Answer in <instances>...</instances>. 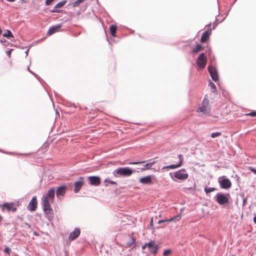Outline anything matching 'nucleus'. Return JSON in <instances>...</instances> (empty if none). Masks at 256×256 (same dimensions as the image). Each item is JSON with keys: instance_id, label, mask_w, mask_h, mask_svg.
Returning <instances> with one entry per match:
<instances>
[{"instance_id": "a878e982", "label": "nucleus", "mask_w": 256, "mask_h": 256, "mask_svg": "<svg viewBox=\"0 0 256 256\" xmlns=\"http://www.w3.org/2000/svg\"><path fill=\"white\" fill-rule=\"evenodd\" d=\"M66 2V0H64L58 2L54 6L55 8H62Z\"/></svg>"}, {"instance_id": "a19ab883", "label": "nucleus", "mask_w": 256, "mask_h": 256, "mask_svg": "<svg viewBox=\"0 0 256 256\" xmlns=\"http://www.w3.org/2000/svg\"><path fill=\"white\" fill-rule=\"evenodd\" d=\"M11 52H12V50H10L7 51L6 52V54L7 56H8L9 57L10 56Z\"/></svg>"}, {"instance_id": "f8f14e48", "label": "nucleus", "mask_w": 256, "mask_h": 256, "mask_svg": "<svg viewBox=\"0 0 256 256\" xmlns=\"http://www.w3.org/2000/svg\"><path fill=\"white\" fill-rule=\"evenodd\" d=\"M84 183V178L83 177H80L78 180L74 182V192L78 193L82 188Z\"/></svg>"}, {"instance_id": "58836bf2", "label": "nucleus", "mask_w": 256, "mask_h": 256, "mask_svg": "<svg viewBox=\"0 0 256 256\" xmlns=\"http://www.w3.org/2000/svg\"><path fill=\"white\" fill-rule=\"evenodd\" d=\"M150 253L154 254H157V252H158V250H156L155 248H153L152 249H151L150 250Z\"/></svg>"}, {"instance_id": "2eb2a0df", "label": "nucleus", "mask_w": 256, "mask_h": 256, "mask_svg": "<svg viewBox=\"0 0 256 256\" xmlns=\"http://www.w3.org/2000/svg\"><path fill=\"white\" fill-rule=\"evenodd\" d=\"M80 230L78 228H76L74 230L70 232L69 235L68 239L70 240H74L80 234Z\"/></svg>"}, {"instance_id": "aec40b11", "label": "nucleus", "mask_w": 256, "mask_h": 256, "mask_svg": "<svg viewBox=\"0 0 256 256\" xmlns=\"http://www.w3.org/2000/svg\"><path fill=\"white\" fill-rule=\"evenodd\" d=\"M204 48L200 44H198L196 46V47L193 48L192 50V54H196L202 50Z\"/></svg>"}, {"instance_id": "b1692460", "label": "nucleus", "mask_w": 256, "mask_h": 256, "mask_svg": "<svg viewBox=\"0 0 256 256\" xmlns=\"http://www.w3.org/2000/svg\"><path fill=\"white\" fill-rule=\"evenodd\" d=\"M209 86L211 88V92H216V87L214 83H213L211 80L209 82Z\"/></svg>"}, {"instance_id": "423d86ee", "label": "nucleus", "mask_w": 256, "mask_h": 256, "mask_svg": "<svg viewBox=\"0 0 256 256\" xmlns=\"http://www.w3.org/2000/svg\"><path fill=\"white\" fill-rule=\"evenodd\" d=\"M219 184L221 188L228 189L232 186V182L230 180L226 178L224 176L220 177L218 179Z\"/></svg>"}, {"instance_id": "6e6552de", "label": "nucleus", "mask_w": 256, "mask_h": 256, "mask_svg": "<svg viewBox=\"0 0 256 256\" xmlns=\"http://www.w3.org/2000/svg\"><path fill=\"white\" fill-rule=\"evenodd\" d=\"M174 176L178 180H184L188 178V174L185 169L182 168L176 172L174 174Z\"/></svg>"}, {"instance_id": "7c9ffc66", "label": "nucleus", "mask_w": 256, "mask_h": 256, "mask_svg": "<svg viewBox=\"0 0 256 256\" xmlns=\"http://www.w3.org/2000/svg\"><path fill=\"white\" fill-rule=\"evenodd\" d=\"M104 182L105 183H108V184H116V185L117 184L116 182H115L114 181H112V180H111L109 178L106 179L105 180H104Z\"/></svg>"}, {"instance_id": "473e14b6", "label": "nucleus", "mask_w": 256, "mask_h": 256, "mask_svg": "<svg viewBox=\"0 0 256 256\" xmlns=\"http://www.w3.org/2000/svg\"><path fill=\"white\" fill-rule=\"evenodd\" d=\"M246 116H250L252 117H254V116H256V111H253V112H252L250 113H248V114H246Z\"/></svg>"}, {"instance_id": "a18cd8bd", "label": "nucleus", "mask_w": 256, "mask_h": 256, "mask_svg": "<svg viewBox=\"0 0 256 256\" xmlns=\"http://www.w3.org/2000/svg\"><path fill=\"white\" fill-rule=\"evenodd\" d=\"M34 234L36 236H39V234L37 232H34Z\"/></svg>"}, {"instance_id": "e433bc0d", "label": "nucleus", "mask_w": 256, "mask_h": 256, "mask_svg": "<svg viewBox=\"0 0 256 256\" xmlns=\"http://www.w3.org/2000/svg\"><path fill=\"white\" fill-rule=\"evenodd\" d=\"M145 161H142V162H131L130 163V164H143L144 163Z\"/></svg>"}, {"instance_id": "6ab92c4d", "label": "nucleus", "mask_w": 256, "mask_h": 256, "mask_svg": "<svg viewBox=\"0 0 256 256\" xmlns=\"http://www.w3.org/2000/svg\"><path fill=\"white\" fill-rule=\"evenodd\" d=\"M139 182L145 184H152V178L150 176H148L140 179Z\"/></svg>"}, {"instance_id": "4c0bfd02", "label": "nucleus", "mask_w": 256, "mask_h": 256, "mask_svg": "<svg viewBox=\"0 0 256 256\" xmlns=\"http://www.w3.org/2000/svg\"><path fill=\"white\" fill-rule=\"evenodd\" d=\"M248 170H250L252 172H254V174H256V169H255L253 167L250 166L248 168Z\"/></svg>"}, {"instance_id": "f257e3e1", "label": "nucleus", "mask_w": 256, "mask_h": 256, "mask_svg": "<svg viewBox=\"0 0 256 256\" xmlns=\"http://www.w3.org/2000/svg\"><path fill=\"white\" fill-rule=\"evenodd\" d=\"M211 106L210 104L209 100L207 96H205L201 106L198 108L196 112H202L204 114L209 116L210 115Z\"/></svg>"}, {"instance_id": "4be33fe9", "label": "nucleus", "mask_w": 256, "mask_h": 256, "mask_svg": "<svg viewBox=\"0 0 256 256\" xmlns=\"http://www.w3.org/2000/svg\"><path fill=\"white\" fill-rule=\"evenodd\" d=\"M110 32L112 36H115L117 30V26L114 25H111L110 28Z\"/></svg>"}, {"instance_id": "0eeeda50", "label": "nucleus", "mask_w": 256, "mask_h": 256, "mask_svg": "<svg viewBox=\"0 0 256 256\" xmlns=\"http://www.w3.org/2000/svg\"><path fill=\"white\" fill-rule=\"evenodd\" d=\"M1 206L2 210H6L8 212H15L17 210L18 204L14 202H6L2 204Z\"/></svg>"}, {"instance_id": "c85d7f7f", "label": "nucleus", "mask_w": 256, "mask_h": 256, "mask_svg": "<svg viewBox=\"0 0 256 256\" xmlns=\"http://www.w3.org/2000/svg\"><path fill=\"white\" fill-rule=\"evenodd\" d=\"M3 36L4 37H7V38H9V37H13L14 36L12 35V34L10 30H7V32L6 33V34H3Z\"/></svg>"}, {"instance_id": "dca6fc26", "label": "nucleus", "mask_w": 256, "mask_h": 256, "mask_svg": "<svg viewBox=\"0 0 256 256\" xmlns=\"http://www.w3.org/2000/svg\"><path fill=\"white\" fill-rule=\"evenodd\" d=\"M90 184L98 186L100 184V179L96 176H90L88 178Z\"/></svg>"}, {"instance_id": "f704fd0d", "label": "nucleus", "mask_w": 256, "mask_h": 256, "mask_svg": "<svg viewBox=\"0 0 256 256\" xmlns=\"http://www.w3.org/2000/svg\"><path fill=\"white\" fill-rule=\"evenodd\" d=\"M178 158L180 159V162L178 164H180V166L182 165V163H183V156L182 154H180L178 156Z\"/></svg>"}, {"instance_id": "c9c22d12", "label": "nucleus", "mask_w": 256, "mask_h": 256, "mask_svg": "<svg viewBox=\"0 0 256 256\" xmlns=\"http://www.w3.org/2000/svg\"><path fill=\"white\" fill-rule=\"evenodd\" d=\"M54 0H46L45 4L46 6H50Z\"/></svg>"}, {"instance_id": "cd10ccee", "label": "nucleus", "mask_w": 256, "mask_h": 256, "mask_svg": "<svg viewBox=\"0 0 256 256\" xmlns=\"http://www.w3.org/2000/svg\"><path fill=\"white\" fill-rule=\"evenodd\" d=\"M85 0H76L73 3V6H78L80 4L83 2Z\"/></svg>"}, {"instance_id": "49530a36", "label": "nucleus", "mask_w": 256, "mask_h": 256, "mask_svg": "<svg viewBox=\"0 0 256 256\" xmlns=\"http://www.w3.org/2000/svg\"><path fill=\"white\" fill-rule=\"evenodd\" d=\"M6 1L8 2H14L16 1V0H6Z\"/></svg>"}, {"instance_id": "ea45409f", "label": "nucleus", "mask_w": 256, "mask_h": 256, "mask_svg": "<svg viewBox=\"0 0 256 256\" xmlns=\"http://www.w3.org/2000/svg\"><path fill=\"white\" fill-rule=\"evenodd\" d=\"M60 10H57L56 8H54L52 10H50V12H53V13H54V12H57V13H58V12H60Z\"/></svg>"}, {"instance_id": "c03bdc74", "label": "nucleus", "mask_w": 256, "mask_h": 256, "mask_svg": "<svg viewBox=\"0 0 256 256\" xmlns=\"http://www.w3.org/2000/svg\"><path fill=\"white\" fill-rule=\"evenodd\" d=\"M3 220V217L0 214V224Z\"/></svg>"}, {"instance_id": "f03ea898", "label": "nucleus", "mask_w": 256, "mask_h": 256, "mask_svg": "<svg viewBox=\"0 0 256 256\" xmlns=\"http://www.w3.org/2000/svg\"><path fill=\"white\" fill-rule=\"evenodd\" d=\"M44 212L46 217L50 219L53 216V210L50 206V200L47 199L46 198H42Z\"/></svg>"}, {"instance_id": "20e7f679", "label": "nucleus", "mask_w": 256, "mask_h": 256, "mask_svg": "<svg viewBox=\"0 0 256 256\" xmlns=\"http://www.w3.org/2000/svg\"><path fill=\"white\" fill-rule=\"evenodd\" d=\"M230 194L228 193H218L214 196L216 202L220 205L226 204L229 203Z\"/></svg>"}, {"instance_id": "37998d69", "label": "nucleus", "mask_w": 256, "mask_h": 256, "mask_svg": "<svg viewBox=\"0 0 256 256\" xmlns=\"http://www.w3.org/2000/svg\"><path fill=\"white\" fill-rule=\"evenodd\" d=\"M4 252L7 253H9L10 252V249L8 248H6L4 249Z\"/></svg>"}, {"instance_id": "72a5a7b5", "label": "nucleus", "mask_w": 256, "mask_h": 256, "mask_svg": "<svg viewBox=\"0 0 256 256\" xmlns=\"http://www.w3.org/2000/svg\"><path fill=\"white\" fill-rule=\"evenodd\" d=\"M134 242H135V240L134 239V238H130V241L128 242L127 245L128 246H130L132 245Z\"/></svg>"}, {"instance_id": "c756f323", "label": "nucleus", "mask_w": 256, "mask_h": 256, "mask_svg": "<svg viewBox=\"0 0 256 256\" xmlns=\"http://www.w3.org/2000/svg\"><path fill=\"white\" fill-rule=\"evenodd\" d=\"M220 135H221V132H212L211 134V137L212 138H215L216 137L219 136Z\"/></svg>"}, {"instance_id": "79ce46f5", "label": "nucleus", "mask_w": 256, "mask_h": 256, "mask_svg": "<svg viewBox=\"0 0 256 256\" xmlns=\"http://www.w3.org/2000/svg\"><path fill=\"white\" fill-rule=\"evenodd\" d=\"M154 248H155L156 250H158L160 248V246H158V245H155L154 244V246L153 247Z\"/></svg>"}, {"instance_id": "5701e85b", "label": "nucleus", "mask_w": 256, "mask_h": 256, "mask_svg": "<svg viewBox=\"0 0 256 256\" xmlns=\"http://www.w3.org/2000/svg\"><path fill=\"white\" fill-rule=\"evenodd\" d=\"M180 166V164H171L168 166H165L162 168V169H175Z\"/></svg>"}, {"instance_id": "1a4fd4ad", "label": "nucleus", "mask_w": 256, "mask_h": 256, "mask_svg": "<svg viewBox=\"0 0 256 256\" xmlns=\"http://www.w3.org/2000/svg\"><path fill=\"white\" fill-rule=\"evenodd\" d=\"M208 69L212 80L214 82L218 81V76L216 68L210 66H208Z\"/></svg>"}, {"instance_id": "39448f33", "label": "nucleus", "mask_w": 256, "mask_h": 256, "mask_svg": "<svg viewBox=\"0 0 256 256\" xmlns=\"http://www.w3.org/2000/svg\"><path fill=\"white\" fill-rule=\"evenodd\" d=\"M207 63V58L204 53H201L196 60V64L200 70L204 69Z\"/></svg>"}, {"instance_id": "a211bd4d", "label": "nucleus", "mask_w": 256, "mask_h": 256, "mask_svg": "<svg viewBox=\"0 0 256 256\" xmlns=\"http://www.w3.org/2000/svg\"><path fill=\"white\" fill-rule=\"evenodd\" d=\"M181 217H182V216H181L180 214H178L176 216H174V218H172L170 219H166V220H159L158 221V224H160V223L164 222H172L178 221V220H180Z\"/></svg>"}, {"instance_id": "7ed1b4c3", "label": "nucleus", "mask_w": 256, "mask_h": 256, "mask_svg": "<svg viewBox=\"0 0 256 256\" xmlns=\"http://www.w3.org/2000/svg\"><path fill=\"white\" fill-rule=\"evenodd\" d=\"M128 167L118 168L113 172V174L115 177L119 176H129L132 174L134 172Z\"/></svg>"}, {"instance_id": "ddd939ff", "label": "nucleus", "mask_w": 256, "mask_h": 256, "mask_svg": "<svg viewBox=\"0 0 256 256\" xmlns=\"http://www.w3.org/2000/svg\"><path fill=\"white\" fill-rule=\"evenodd\" d=\"M55 189L54 188H52L48 190L46 194L44 195L43 198H46L47 199L50 200V202L53 203L54 198Z\"/></svg>"}, {"instance_id": "4468645a", "label": "nucleus", "mask_w": 256, "mask_h": 256, "mask_svg": "<svg viewBox=\"0 0 256 256\" xmlns=\"http://www.w3.org/2000/svg\"><path fill=\"white\" fill-rule=\"evenodd\" d=\"M37 204L36 196H33L28 204V209L30 211H34L37 207Z\"/></svg>"}, {"instance_id": "8fccbe9b", "label": "nucleus", "mask_w": 256, "mask_h": 256, "mask_svg": "<svg viewBox=\"0 0 256 256\" xmlns=\"http://www.w3.org/2000/svg\"><path fill=\"white\" fill-rule=\"evenodd\" d=\"M26 224L28 226V228L30 227V226L29 224Z\"/></svg>"}, {"instance_id": "603ef678", "label": "nucleus", "mask_w": 256, "mask_h": 256, "mask_svg": "<svg viewBox=\"0 0 256 256\" xmlns=\"http://www.w3.org/2000/svg\"><path fill=\"white\" fill-rule=\"evenodd\" d=\"M105 186H107L108 185V184H105Z\"/></svg>"}, {"instance_id": "9d476101", "label": "nucleus", "mask_w": 256, "mask_h": 256, "mask_svg": "<svg viewBox=\"0 0 256 256\" xmlns=\"http://www.w3.org/2000/svg\"><path fill=\"white\" fill-rule=\"evenodd\" d=\"M66 186H58L56 190V196L58 199H62L66 192Z\"/></svg>"}, {"instance_id": "393cba45", "label": "nucleus", "mask_w": 256, "mask_h": 256, "mask_svg": "<svg viewBox=\"0 0 256 256\" xmlns=\"http://www.w3.org/2000/svg\"><path fill=\"white\" fill-rule=\"evenodd\" d=\"M154 164V162L147 163L144 166L143 168H142V170L150 169L152 166Z\"/></svg>"}, {"instance_id": "f3484780", "label": "nucleus", "mask_w": 256, "mask_h": 256, "mask_svg": "<svg viewBox=\"0 0 256 256\" xmlns=\"http://www.w3.org/2000/svg\"><path fill=\"white\" fill-rule=\"evenodd\" d=\"M61 27H62V25L60 24L51 26L49 28L48 32H47V34L48 36H50V35L54 34V33L58 32V30Z\"/></svg>"}, {"instance_id": "9b49d317", "label": "nucleus", "mask_w": 256, "mask_h": 256, "mask_svg": "<svg viewBox=\"0 0 256 256\" xmlns=\"http://www.w3.org/2000/svg\"><path fill=\"white\" fill-rule=\"evenodd\" d=\"M212 24H210L208 26L210 27L211 26ZM212 34V29L209 28L206 32H204L201 37L200 38V42L202 43H204L206 42V40H208L210 36V35Z\"/></svg>"}, {"instance_id": "de8ad7c7", "label": "nucleus", "mask_w": 256, "mask_h": 256, "mask_svg": "<svg viewBox=\"0 0 256 256\" xmlns=\"http://www.w3.org/2000/svg\"><path fill=\"white\" fill-rule=\"evenodd\" d=\"M254 221L255 224H256V216L254 218Z\"/></svg>"}, {"instance_id": "2f4dec72", "label": "nucleus", "mask_w": 256, "mask_h": 256, "mask_svg": "<svg viewBox=\"0 0 256 256\" xmlns=\"http://www.w3.org/2000/svg\"><path fill=\"white\" fill-rule=\"evenodd\" d=\"M172 252V250L170 249L166 250L164 252L163 255L164 256H168V254H170Z\"/></svg>"}, {"instance_id": "09e8293b", "label": "nucleus", "mask_w": 256, "mask_h": 256, "mask_svg": "<svg viewBox=\"0 0 256 256\" xmlns=\"http://www.w3.org/2000/svg\"><path fill=\"white\" fill-rule=\"evenodd\" d=\"M152 223H153V219H152V218L151 220H150V225L151 226H152Z\"/></svg>"}, {"instance_id": "3c124183", "label": "nucleus", "mask_w": 256, "mask_h": 256, "mask_svg": "<svg viewBox=\"0 0 256 256\" xmlns=\"http://www.w3.org/2000/svg\"><path fill=\"white\" fill-rule=\"evenodd\" d=\"M215 28V26H214H214H213V28Z\"/></svg>"}, {"instance_id": "412c9836", "label": "nucleus", "mask_w": 256, "mask_h": 256, "mask_svg": "<svg viewBox=\"0 0 256 256\" xmlns=\"http://www.w3.org/2000/svg\"><path fill=\"white\" fill-rule=\"evenodd\" d=\"M154 242L152 240H150L148 242L144 244L142 246V250H144L146 247H148L149 248L150 250H151V248L154 247Z\"/></svg>"}, {"instance_id": "bb28decb", "label": "nucleus", "mask_w": 256, "mask_h": 256, "mask_svg": "<svg viewBox=\"0 0 256 256\" xmlns=\"http://www.w3.org/2000/svg\"><path fill=\"white\" fill-rule=\"evenodd\" d=\"M216 190V188H208L206 187L204 188V192L206 194H209L212 192L215 191Z\"/></svg>"}]
</instances>
